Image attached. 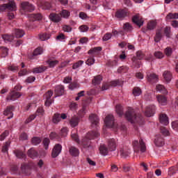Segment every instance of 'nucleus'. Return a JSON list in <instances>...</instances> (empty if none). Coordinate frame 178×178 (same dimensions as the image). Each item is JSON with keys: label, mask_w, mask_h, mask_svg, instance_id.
I'll return each mask as SVG.
<instances>
[{"label": "nucleus", "mask_w": 178, "mask_h": 178, "mask_svg": "<svg viewBox=\"0 0 178 178\" xmlns=\"http://www.w3.org/2000/svg\"><path fill=\"white\" fill-rule=\"evenodd\" d=\"M129 16V12L124 9H120L116 11L115 17L117 19H124V17H127Z\"/></svg>", "instance_id": "11"}, {"label": "nucleus", "mask_w": 178, "mask_h": 178, "mask_svg": "<svg viewBox=\"0 0 178 178\" xmlns=\"http://www.w3.org/2000/svg\"><path fill=\"white\" fill-rule=\"evenodd\" d=\"M28 156L32 159H35V158H38V152L34 149V148H31L28 150Z\"/></svg>", "instance_id": "23"}, {"label": "nucleus", "mask_w": 178, "mask_h": 178, "mask_svg": "<svg viewBox=\"0 0 178 178\" xmlns=\"http://www.w3.org/2000/svg\"><path fill=\"white\" fill-rule=\"evenodd\" d=\"M161 133L163 134V136H165V137H168L169 136V130L166 128H161Z\"/></svg>", "instance_id": "61"}, {"label": "nucleus", "mask_w": 178, "mask_h": 178, "mask_svg": "<svg viewBox=\"0 0 178 178\" xmlns=\"http://www.w3.org/2000/svg\"><path fill=\"white\" fill-rule=\"evenodd\" d=\"M99 152L101 155H103V156H106L109 152V149L106 148L105 145H102L99 147Z\"/></svg>", "instance_id": "28"}, {"label": "nucleus", "mask_w": 178, "mask_h": 178, "mask_svg": "<svg viewBox=\"0 0 178 178\" xmlns=\"http://www.w3.org/2000/svg\"><path fill=\"white\" fill-rule=\"evenodd\" d=\"M19 8L22 13H26V12H34L35 10L34 5L30 3L29 1H22L20 3Z\"/></svg>", "instance_id": "6"}, {"label": "nucleus", "mask_w": 178, "mask_h": 178, "mask_svg": "<svg viewBox=\"0 0 178 178\" xmlns=\"http://www.w3.org/2000/svg\"><path fill=\"white\" fill-rule=\"evenodd\" d=\"M61 137H66L67 136V128L63 127L60 131Z\"/></svg>", "instance_id": "62"}, {"label": "nucleus", "mask_w": 178, "mask_h": 178, "mask_svg": "<svg viewBox=\"0 0 178 178\" xmlns=\"http://www.w3.org/2000/svg\"><path fill=\"white\" fill-rule=\"evenodd\" d=\"M70 124L72 127H76L79 124V118L73 117L70 120Z\"/></svg>", "instance_id": "39"}, {"label": "nucleus", "mask_w": 178, "mask_h": 178, "mask_svg": "<svg viewBox=\"0 0 178 178\" xmlns=\"http://www.w3.org/2000/svg\"><path fill=\"white\" fill-rule=\"evenodd\" d=\"M31 143L33 145H38V144L41 143V138L39 137H33L32 138Z\"/></svg>", "instance_id": "50"}, {"label": "nucleus", "mask_w": 178, "mask_h": 178, "mask_svg": "<svg viewBox=\"0 0 178 178\" xmlns=\"http://www.w3.org/2000/svg\"><path fill=\"white\" fill-rule=\"evenodd\" d=\"M51 38V34L49 33H40L39 39L40 41H47V40H49Z\"/></svg>", "instance_id": "36"}, {"label": "nucleus", "mask_w": 178, "mask_h": 178, "mask_svg": "<svg viewBox=\"0 0 178 178\" xmlns=\"http://www.w3.org/2000/svg\"><path fill=\"white\" fill-rule=\"evenodd\" d=\"M7 69L8 70H9V72H13V73H16V72H19V66L15 64L8 65Z\"/></svg>", "instance_id": "41"}, {"label": "nucleus", "mask_w": 178, "mask_h": 178, "mask_svg": "<svg viewBox=\"0 0 178 178\" xmlns=\"http://www.w3.org/2000/svg\"><path fill=\"white\" fill-rule=\"evenodd\" d=\"M13 109H15V106H8L3 111V115L8 116L7 119H12L13 118Z\"/></svg>", "instance_id": "13"}, {"label": "nucleus", "mask_w": 178, "mask_h": 178, "mask_svg": "<svg viewBox=\"0 0 178 178\" xmlns=\"http://www.w3.org/2000/svg\"><path fill=\"white\" fill-rule=\"evenodd\" d=\"M99 136V132H98V131H90L88 132L86 134V137L81 140V142H80L79 136L76 135V134H71L72 139L75 141V143H77V144H81V145H83L85 148L86 147H89L90 145H88V141H90V140H94V138H97Z\"/></svg>", "instance_id": "1"}, {"label": "nucleus", "mask_w": 178, "mask_h": 178, "mask_svg": "<svg viewBox=\"0 0 178 178\" xmlns=\"http://www.w3.org/2000/svg\"><path fill=\"white\" fill-rule=\"evenodd\" d=\"M51 143V141L49 140V138H45L43 140V145L44 147V149H48V148L49 147V143Z\"/></svg>", "instance_id": "51"}, {"label": "nucleus", "mask_w": 178, "mask_h": 178, "mask_svg": "<svg viewBox=\"0 0 178 178\" xmlns=\"http://www.w3.org/2000/svg\"><path fill=\"white\" fill-rule=\"evenodd\" d=\"M60 16L63 19H69L70 17V12L67 10H62Z\"/></svg>", "instance_id": "37"}, {"label": "nucleus", "mask_w": 178, "mask_h": 178, "mask_svg": "<svg viewBox=\"0 0 178 178\" xmlns=\"http://www.w3.org/2000/svg\"><path fill=\"white\" fill-rule=\"evenodd\" d=\"M164 52L166 56H170L172 54H173V49H172V48L167 47L165 48Z\"/></svg>", "instance_id": "59"}, {"label": "nucleus", "mask_w": 178, "mask_h": 178, "mask_svg": "<svg viewBox=\"0 0 178 178\" xmlns=\"http://www.w3.org/2000/svg\"><path fill=\"white\" fill-rule=\"evenodd\" d=\"M111 38H112V33H107L103 36L102 41H109Z\"/></svg>", "instance_id": "54"}, {"label": "nucleus", "mask_w": 178, "mask_h": 178, "mask_svg": "<svg viewBox=\"0 0 178 178\" xmlns=\"http://www.w3.org/2000/svg\"><path fill=\"white\" fill-rule=\"evenodd\" d=\"M49 19L51 22H54V23H59V22L62 20V17H60L59 14L51 13L49 15Z\"/></svg>", "instance_id": "16"}, {"label": "nucleus", "mask_w": 178, "mask_h": 178, "mask_svg": "<svg viewBox=\"0 0 178 178\" xmlns=\"http://www.w3.org/2000/svg\"><path fill=\"white\" fill-rule=\"evenodd\" d=\"M88 26L87 25H81L79 26V30L81 33H86L88 30Z\"/></svg>", "instance_id": "63"}, {"label": "nucleus", "mask_w": 178, "mask_h": 178, "mask_svg": "<svg viewBox=\"0 0 178 178\" xmlns=\"http://www.w3.org/2000/svg\"><path fill=\"white\" fill-rule=\"evenodd\" d=\"M89 120L90 123H92V127H96V129H98V124H99V118H98V115L91 114L89 116Z\"/></svg>", "instance_id": "8"}, {"label": "nucleus", "mask_w": 178, "mask_h": 178, "mask_svg": "<svg viewBox=\"0 0 178 178\" xmlns=\"http://www.w3.org/2000/svg\"><path fill=\"white\" fill-rule=\"evenodd\" d=\"M108 151H116V140L115 139H110L108 145Z\"/></svg>", "instance_id": "22"}, {"label": "nucleus", "mask_w": 178, "mask_h": 178, "mask_svg": "<svg viewBox=\"0 0 178 178\" xmlns=\"http://www.w3.org/2000/svg\"><path fill=\"white\" fill-rule=\"evenodd\" d=\"M178 172L177 166H172L168 169L169 175H175Z\"/></svg>", "instance_id": "49"}, {"label": "nucleus", "mask_w": 178, "mask_h": 178, "mask_svg": "<svg viewBox=\"0 0 178 178\" xmlns=\"http://www.w3.org/2000/svg\"><path fill=\"white\" fill-rule=\"evenodd\" d=\"M14 154L19 159H24L26 158V154H24L22 152H20V150L14 151Z\"/></svg>", "instance_id": "40"}, {"label": "nucleus", "mask_w": 178, "mask_h": 178, "mask_svg": "<svg viewBox=\"0 0 178 178\" xmlns=\"http://www.w3.org/2000/svg\"><path fill=\"white\" fill-rule=\"evenodd\" d=\"M132 22L136 24V26H138V27H141V26L144 24V20L138 17V15H134L132 18Z\"/></svg>", "instance_id": "19"}, {"label": "nucleus", "mask_w": 178, "mask_h": 178, "mask_svg": "<svg viewBox=\"0 0 178 178\" xmlns=\"http://www.w3.org/2000/svg\"><path fill=\"white\" fill-rule=\"evenodd\" d=\"M159 120L160 123H161V124H163V126H168L169 124V118H168V115H166V114H160Z\"/></svg>", "instance_id": "18"}, {"label": "nucleus", "mask_w": 178, "mask_h": 178, "mask_svg": "<svg viewBox=\"0 0 178 178\" xmlns=\"http://www.w3.org/2000/svg\"><path fill=\"white\" fill-rule=\"evenodd\" d=\"M172 127L173 130H175V131H178V122L177 121L172 122Z\"/></svg>", "instance_id": "64"}, {"label": "nucleus", "mask_w": 178, "mask_h": 178, "mask_svg": "<svg viewBox=\"0 0 178 178\" xmlns=\"http://www.w3.org/2000/svg\"><path fill=\"white\" fill-rule=\"evenodd\" d=\"M35 118H37V115H31L29 116V118H28L26 121H25V123L27 124L29 123H31V122H33V120H34V119H35Z\"/></svg>", "instance_id": "55"}, {"label": "nucleus", "mask_w": 178, "mask_h": 178, "mask_svg": "<svg viewBox=\"0 0 178 178\" xmlns=\"http://www.w3.org/2000/svg\"><path fill=\"white\" fill-rule=\"evenodd\" d=\"M102 51V47H95L92 49H90L88 51V54L89 55H97L99 52H101Z\"/></svg>", "instance_id": "26"}, {"label": "nucleus", "mask_w": 178, "mask_h": 178, "mask_svg": "<svg viewBox=\"0 0 178 178\" xmlns=\"http://www.w3.org/2000/svg\"><path fill=\"white\" fill-rule=\"evenodd\" d=\"M104 123L106 127H108L109 129H113L114 131H119V130H126V126L124 125H120V127L115 125V118L111 114L106 117L104 120Z\"/></svg>", "instance_id": "2"}, {"label": "nucleus", "mask_w": 178, "mask_h": 178, "mask_svg": "<svg viewBox=\"0 0 178 178\" xmlns=\"http://www.w3.org/2000/svg\"><path fill=\"white\" fill-rule=\"evenodd\" d=\"M101 81H102V76L98 75L94 77V79H92V84H94V86H98L101 84Z\"/></svg>", "instance_id": "35"}, {"label": "nucleus", "mask_w": 178, "mask_h": 178, "mask_svg": "<svg viewBox=\"0 0 178 178\" xmlns=\"http://www.w3.org/2000/svg\"><path fill=\"white\" fill-rule=\"evenodd\" d=\"M10 145V143L6 142V145L3 146L1 151L2 152H3V154L8 153V149Z\"/></svg>", "instance_id": "57"}, {"label": "nucleus", "mask_w": 178, "mask_h": 178, "mask_svg": "<svg viewBox=\"0 0 178 178\" xmlns=\"http://www.w3.org/2000/svg\"><path fill=\"white\" fill-rule=\"evenodd\" d=\"M47 69H48V67H47L45 66L35 67V68H33L32 73H33V74L43 73V72H45V70H47Z\"/></svg>", "instance_id": "29"}, {"label": "nucleus", "mask_w": 178, "mask_h": 178, "mask_svg": "<svg viewBox=\"0 0 178 178\" xmlns=\"http://www.w3.org/2000/svg\"><path fill=\"white\" fill-rule=\"evenodd\" d=\"M163 77L165 81H166V83H170V81H172V72H169V71H165L163 73Z\"/></svg>", "instance_id": "21"}, {"label": "nucleus", "mask_w": 178, "mask_h": 178, "mask_svg": "<svg viewBox=\"0 0 178 178\" xmlns=\"http://www.w3.org/2000/svg\"><path fill=\"white\" fill-rule=\"evenodd\" d=\"M54 95V92L52 90H48L44 95V99H51V97Z\"/></svg>", "instance_id": "52"}, {"label": "nucleus", "mask_w": 178, "mask_h": 178, "mask_svg": "<svg viewBox=\"0 0 178 178\" xmlns=\"http://www.w3.org/2000/svg\"><path fill=\"white\" fill-rule=\"evenodd\" d=\"M156 27V22L154 21H150L147 23V29L148 30H154Z\"/></svg>", "instance_id": "47"}, {"label": "nucleus", "mask_w": 178, "mask_h": 178, "mask_svg": "<svg viewBox=\"0 0 178 178\" xmlns=\"http://www.w3.org/2000/svg\"><path fill=\"white\" fill-rule=\"evenodd\" d=\"M69 153L71 156L76 157L80 155V150H79L76 147L72 146L69 148Z\"/></svg>", "instance_id": "20"}, {"label": "nucleus", "mask_w": 178, "mask_h": 178, "mask_svg": "<svg viewBox=\"0 0 178 178\" xmlns=\"http://www.w3.org/2000/svg\"><path fill=\"white\" fill-rule=\"evenodd\" d=\"M84 63L83 60H79L76 63H74L72 65V69L76 70V69H79V67H81Z\"/></svg>", "instance_id": "44"}, {"label": "nucleus", "mask_w": 178, "mask_h": 178, "mask_svg": "<svg viewBox=\"0 0 178 178\" xmlns=\"http://www.w3.org/2000/svg\"><path fill=\"white\" fill-rule=\"evenodd\" d=\"M2 38L4 41V42H12L13 40H15V36L10 35H3Z\"/></svg>", "instance_id": "32"}, {"label": "nucleus", "mask_w": 178, "mask_h": 178, "mask_svg": "<svg viewBox=\"0 0 178 178\" xmlns=\"http://www.w3.org/2000/svg\"><path fill=\"white\" fill-rule=\"evenodd\" d=\"M156 91L161 94L168 95V90H166V88L163 85H157L156 86Z\"/></svg>", "instance_id": "27"}, {"label": "nucleus", "mask_w": 178, "mask_h": 178, "mask_svg": "<svg viewBox=\"0 0 178 178\" xmlns=\"http://www.w3.org/2000/svg\"><path fill=\"white\" fill-rule=\"evenodd\" d=\"M167 20H172L173 19H178V13H170L168 15L166 16Z\"/></svg>", "instance_id": "46"}, {"label": "nucleus", "mask_w": 178, "mask_h": 178, "mask_svg": "<svg viewBox=\"0 0 178 178\" xmlns=\"http://www.w3.org/2000/svg\"><path fill=\"white\" fill-rule=\"evenodd\" d=\"M14 34L16 38H22V37H23L26 33L22 29H15Z\"/></svg>", "instance_id": "33"}, {"label": "nucleus", "mask_w": 178, "mask_h": 178, "mask_svg": "<svg viewBox=\"0 0 178 178\" xmlns=\"http://www.w3.org/2000/svg\"><path fill=\"white\" fill-rule=\"evenodd\" d=\"M17 9V6H16V3L15 1L11 0L9 1L8 3H4L0 6V13L5 12V10H11V12H15Z\"/></svg>", "instance_id": "5"}, {"label": "nucleus", "mask_w": 178, "mask_h": 178, "mask_svg": "<svg viewBox=\"0 0 178 178\" xmlns=\"http://www.w3.org/2000/svg\"><path fill=\"white\" fill-rule=\"evenodd\" d=\"M156 111V108L155 105H150L146 107V110L145 111V115L147 118H151L155 115V111Z\"/></svg>", "instance_id": "7"}, {"label": "nucleus", "mask_w": 178, "mask_h": 178, "mask_svg": "<svg viewBox=\"0 0 178 178\" xmlns=\"http://www.w3.org/2000/svg\"><path fill=\"white\" fill-rule=\"evenodd\" d=\"M147 79L149 83H151L152 84H154V83H158L159 80V77L155 74H147Z\"/></svg>", "instance_id": "15"}, {"label": "nucleus", "mask_w": 178, "mask_h": 178, "mask_svg": "<svg viewBox=\"0 0 178 178\" xmlns=\"http://www.w3.org/2000/svg\"><path fill=\"white\" fill-rule=\"evenodd\" d=\"M31 20H32V22H40V20L42 19V15L40 13L38 14H31L29 16Z\"/></svg>", "instance_id": "25"}, {"label": "nucleus", "mask_w": 178, "mask_h": 178, "mask_svg": "<svg viewBox=\"0 0 178 178\" xmlns=\"http://www.w3.org/2000/svg\"><path fill=\"white\" fill-rule=\"evenodd\" d=\"M154 144L156 147H163L165 145V140L162 138V136L159 134L156 136Z\"/></svg>", "instance_id": "14"}, {"label": "nucleus", "mask_w": 178, "mask_h": 178, "mask_svg": "<svg viewBox=\"0 0 178 178\" xmlns=\"http://www.w3.org/2000/svg\"><path fill=\"white\" fill-rule=\"evenodd\" d=\"M21 169L23 172V173H24V175H26V176H30V172L31 170V168H30V165H27V164H23L21 166Z\"/></svg>", "instance_id": "24"}, {"label": "nucleus", "mask_w": 178, "mask_h": 178, "mask_svg": "<svg viewBox=\"0 0 178 178\" xmlns=\"http://www.w3.org/2000/svg\"><path fill=\"white\" fill-rule=\"evenodd\" d=\"M123 30H124V31H126L127 33H130V32L133 31V26H131V24H130V23L127 22V23L124 24Z\"/></svg>", "instance_id": "38"}, {"label": "nucleus", "mask_w": 178, "mask_h": 178, "mask_svg": "<svg viewBox=\"0 0 178 178\" xmlns=\"http://www.w3.org/2000/svg\"><path fill=\"white\" fill-rule=\"evenodd\" d=\"M161 38H162V34L161 33V32H156V36L154 37L155 42H159Z\"/></svg>", "instance_id": "58"}, {"label": "nucleus", "mask_w": 178, "mask_h": 178, "mask_svg": "<svg viewBox=\"0 0 178 178\" xmlns=\"http://www.w3.org/2000/svg\"><path fill=\"white\" fill-rule=\"evenodd\" d=\"M47 65H48L49 67L54 68L58 63H59V60H48L46 61Z\"/></svg>", "instance_id": "30"}, {"label": "nucleus", "mask_w": 178, "mask_h": 178, "mask_svg": "<svg viewBox=\"0 0 178 178\" xmlns=\"http://www.w3.org/2000/svg\"><path fill=\"white\" fill-rule=\"evenodd\" d=\"M154 56L156 59H162L164 58L165 55L161 51H157L154 52Z\"/></svg>", "instance_id": "53"}, {"label": "nucleus", "mask_w": 178, "mask_h": 178, "mask_svg": "<svg viewBox=\"0 0 178 178\" xmlns=\"http://www.w3.org/2000/svg\"><path fill=\"white\" fill-rule=\"evenodd\" d=\"M125 118L130 123H138V122L143 120L141 114H137L134 111V109L129 108L125 113Z\"/></svg>", "instance_id": "3"}, {"label": "nucleus", "mask_w": 178, "mask_h": 178, "mask_svg": "<svg viewBox=\"0 0 178 178\" xmlns=\"http://www.w3.org/2000/svg\"><path fill=\"white\" fill-rule=\"evenodd\" d=\"M86 63L88 66H92V65L95 63V58H94V57H88Z\"/></svg>", "instance_id": "48"}, {"label": "nucleus", "mask_w": 178, "mask_h": 178, "mask_svg": "<svg viewBox=\"0 0 178 178\" xmlns=\"http://www.w3.org/2000/svg\"><path fill=\"white\" fill-rule=\"evenodd\" d=\"M157 101L161 106H165L168 104V98L166 97L159 95L156 96Z\"/></svg>", "instance_id": "17"}, {"label": "nucleus", "mask_w": 178, "mask_h": 178, "mask_svg": "<svg viewBox=\"0 0 178 178\" xmlns=\"http://www.w3.org/2000/svg\"><path fill=\"white\" fill-rule=\"evenodd\" d=\"M0 52L1 54V58H6L9 55V49L5 47H0Z\"/></svg>", "instance_id": "34"}, {"label": "nucleus", "mask_w": 178, "mask_h": 178, "mask_svg": "<svg viewBox=\"0 0 178 178\" xmlns=\"http://www.w3.org/2000/svg\"><path fill=\"white\" fill-rule=\"evenodd\" d=\"M60 114L58 113H56L52 118V123L54 124H58L59 122H60Z\"/></svg>", "instance_id": "31"}, {"label": "nucleus", "mask_w": 178, "mask_h": 178, "mask_svg": "<svg viewBox=\"0 0 178 178\" xmlns=\"http://www.w3.org/2000/svg\"><path fill=\"white\" fill-rule=\"evenodd\" d=\"M56 96L54 98H58V97H62L65 94V86L62 85H58L56 86L55 89Z\"/></svg>", "instance_id": "12"}, {"label": "nucleus", "mask_w": 178, "mask_h": 178, "mask_svg": "<svg viewBox=\"0 0 178 178\" xmlns=\"http://www.w3.org/2000/svg\"><path fill=\"white\" fill-rule=\"evenodd\" d=\"M132 145L135 152H138V151H140V152H145L147 151V146L145 145V143H144L143 139H140L139 141L134 140Z\"/></svg>", "instance_id": "4"}, {"label": "nucleus", "mask_w": 178, "mask_h": 178, "mask_svg": "<svg viewBox=\"0 0 178 178\" xmlns=\"http://www.w3.org/2000/svg\"><path fill=\"white\" fill-rule=\"evenodd\" d=\"M56 41L62 42L63 40H66V36L63 33H60L58 35L56 38Z\"/></svg>", "instance_id": "56"}, {"label": "nucleus", "mask_w": 178, "mask_h": 178, "mask_svg": "<svg viewBox=\"0 0 178 178\" xmlns=\"http://www.w3.org/2000/svg\"><path fill=\"white\" fill-rule=\"evenodd\" d=\"M35 115H36V116H42V115H44V108L42 107L38 108Z\"/></svg>", "instance_id": "60"}, {"label": "nucleus", "mask_w": 178, "mask_h": 178, "mask_svg": "<svg viewBox=\"0 0 178 178\" xmlns=\"http://www.w3.org/2000/svg\"><path fill=\"white\" fill-rule=\"evenodd\" d=\"M22 94L17 91H12L10 95L7 97L6 100L7 101H16L18 98H20L22 97Z\"/></svg>", "instance_id": "10"}, {"label": "nucleus", "mask_w": 178, "mask_h": 178, "mask_svg": "<svg viewBox=\"0 0 178 178\" xmlns=\"http://www.w3.org/2000/svg\"><path fill=\"white\" fill-rule=\"evenodd\" d=\"M62 152V145L56 144L51 152L52 158H56Z\"/></svg>", "instance_id": "9"}, {"label": "nucleus", "mask_w": 178, "mask_h": 178, "mask_svg": "<svg viewBox=\"0 0 178 178\" xmlns=\"http://www.w3.org/2000/svg\"><path fill=\"white\" fill-rule=\"evenodd\" d=\"M115 112L118 115L122 116V115H123V107L120 104H117L115 106Z\"/></svg>", "instance_id": "45"}, {"label": "nucleus", "mask_w": 178, "mask_h": 178, "mask_svg": "<svg viewBox=\"0 0 178 178\" xmlns=\"http://www.w3.org/2000/svg\"><path fill=\"white\" fill-rule=\"evenodd\" d=\"M143 94V91L140 90V88H134L133 89V95L134 97H140Z\"/></svg>", "instance_id": "43"}, {"label": "nucleus", "mask_w": 178, "mask_h": 178, "mask_svg": "<svg viewBox=\"0 0 178 178\" xmlns=\"http://www.w3.org/2000/svg\"><path fill=\"white\" fill-rule=\"evenodd\" d=\"M44 54V49L42 47H38L33 51V56H38Z\"/></svg>", "instance_id": "42"}]
</instances>
